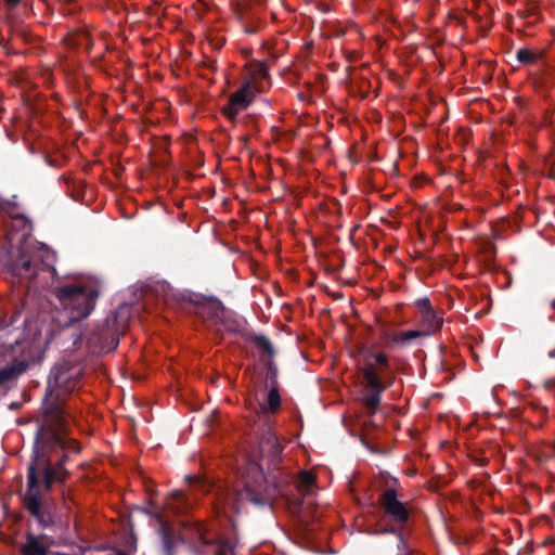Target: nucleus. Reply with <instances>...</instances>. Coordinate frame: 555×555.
Segmentation results:
<instances>
[{
    "mask_svg": "<svg viewBox=\"0 0 555 555\" xmlns=\"http://www.w3.org/2000/svg\"><path fill=\"white\" fill-rule=\"evenodd\" d=\"M258 448L260 462L247 461L244 488L238 492V499L257 507H269L271 512H274L278 499H283L292 514H300L304 502L293 493L292 476L280 465L283 447L276 435L271 429L264 430Z\"/></svg>",
    "mask_w": 555,
    "mask_h": 555,
    "instance_id": "nucleus-1",
    "label": "nucleus"
},
{
    "mask_svg": "<svg viewBox=\"0 0 555 555\" xmlns=\"http://www.w3.org/2000/svg\"><path fill=\"white\" fill-rule=\"evenodd\" d=\"M67 420L61 416L56 406L49 408L35 436V446L28 469L42 481L46 492L55 483H64L69 476L65 463L69 453H79L80 446L75 439L66 438Z\"/></svg>",
    "mask_w": 555,
    "mask_h": 555,
    "instance_id": "nucleus-2",
    "label": "nucleus"
},
{
    "mask_svg": "<svg viewBox=\"0 0 555 555\" xmlns=\"http://www.w3.org/2000/svg\"><path fill=\"white\" fill-rule=\"evenodd\" d=\"M10 248L5 266L8 270L21 279L35 280L48 272L56 278V254L46 245L30 240L31 223L23 215L13 216L7 224Z\"/></svg>",
    "mask_w": 555,
    "mask_h": 555,
    "instance_id": "nucleus-3",
    "label": "nucleus"
},
{
    "mask_svg": "<svg viewBox=\"0 0 555 555\" xmlns=\"http://www.w3.org/2000/svg\"><path fill=\"white\" fill-rule=\"evenodd\" d=\"M353 357L365 383L362 403L367 413L373 415L379 409L383 392L396 380L390 359L385 352L376 351L375 346L365 344L356 346Z\"/></svg>",
    "mask_w": 555,
    "mask_h": 555,
    "instance_id": "nucleus-4",
    "label": "nucleus"
},
{
    "mask_svg": "<svg viewBox=\"0 0 555 555\" xmlns=\"http://www.w3.org/2000/svg\"><path fill=\"white\" fill-rule=\"evenodd\" d=\"M99 281L59 282L52 289L60 308L66 312V324L79 322L88 318L95 308L100 296Z\"/></svg>",
    "mask_w": 555,
    "mask_h": 555,
    "instance_id": "nucleus-5",
    "label": "nucleus"
},
{
    "mask_svg": "<svg viewBox=\"0 0 555 555\" xmlns=\"http://www.w3.org/2000/svg\"><path fill=\"white\" fill-rule=\"evenodd\" d=\"M80 376L81 370L66 361L52 367L42 402L43 418H47L49 408L52 406H56L61 416H65V398L74 391Z\"/></svg>",
    "mask_w": 555,
    "mask_h": 555,
    "instance_id": "nucleus-6",
    "label": "nucleus"
},
{
    "mask_svg": "<svg viewBox=\"0 0 555 555\" xmlns=\"http://www.w3.org/2000/svg\"><path fill=\"white\" fill-rule=\"evenodd\" d=\"M129 320L127 307H119L106 319L95 324L87 336V347L93 354L114 351L119 345V338L125 333Z\"/></svg>",
    "mask_w": 555,
    "mask_h": 555,
    "instance_id": "nucleus-7",
    "label": "nucleus"
},
{
    "mask_svg": "<svg viewBox=\"0 0 555 555\" xmlns=\"http://www.w3.org/2000/svg\"><path fill=\"white\" fill-rule=\"evenodd\" d=\"M378 505L385 526L377 532L379 534L399 533L400 528H406L411 511L406 503L398 498L395 486H388L378 496Z\"/></svg>",
    "mask_w": 555,
    "mask_h": 555,
    "instance_id": "nucleus-8",
    "label": "nucleus"
},
{
    "mask_svg": "<svg viewBox=\"0 0 555 555\" xmlns=\"http://www.w3.org/2000/svg\"><path fill=\"white\" fill-rule=\"evenodd\" d=\"M40 480L34 469L27 473V489L23 495V506L30 516L42 528L51 527L54 524V506L47 499L44 489L40 488Z\"/></svg>",
    "mask_w": 555,
    "mask_h": 555,
    "instance_id": "nucleus-9",
    "label": "nucleus"
},
{
    "mask_svg": "<svg viewBox=\"0 0 555 555\" xmlns=\"http://www.w3.org/2000/svg\"><path fill=\"white\" fill-rule=\"evenodd\" d=\"M12 359L0 369V388H12L18 378L26 373L33 359L29 345L16 339L10 346Z\"/></svg>",
    "mask_w": 555,
    "mask_h": 555,
    "instance_id": "nucleus-10",
    "label": "nucleus"
},
{
    "mask_svg": "<svg viewBox=\"0 0 555 555\" xmlns=\"http://www.w3.org/2000/svg\"><path fill=\"white\" fill-rule=\"evenodd\" d=\"M190 302L194 305V313L197 317L214 325H219L225 307L218 298L194 295L190 298Z\"/></svg>",
    "mask_w": 555,
    "mask_h": 555,
    "instance_id": "nucleus-11",
    "label": "nucleus"
},
{
    "mask_svg": "<svg viewBox=\"0 0 555 555\" xmlns=\"http://www.w3.org/2000/svg\"><path fill=\"white\" fill-rule=\"evenodd\" d=\"M254 100V93L248 83L243 85L238 90L231 94L228 103L221 108V113L231 122L237 121V115L246 109Z\"/></svg>",
    "mask_w": 555,
    "mask_h": 555,
    "instance_id": "nucleus-12",
    "label": "nucleus"
},
{
    "mask_svg": "<svg viewBox=\"0 0 555 555\" xmlns=\"http://www.w3.org/2000/svg\"><path fill=\"white\" fill-rule=\"evenodd\" d=\"M415 307L421 314V325L424 328L423 333L426 336L436 334L440 331L443 324V319L436 313L428 297L418 298L415 301Z\"/></svg>",
    "mask_w": 555,
    "mask_h": 555,
    "instance_id": "nucleus-13",
    "label": "nucleus"
},
{
    "mask_svg": "<svg viewBox=\"0 0 555 555\" xmlns=\"http://www.w3.org/2000/svg\"><path fill=\"white\" fill-rule=\"evenodd\" d=\"M237 15L247 35H255L266 27V20L253 11V5L248 1L237 4Z\"/></svg>",
    "mask_w": 555,
    "mask_h": 555,
    "instance_id": "nucleus-14",
    "label": "nucleus"
},
{
    "mask_svg": "<svg viewBox=\"0 0 555 555\" xmlns=\"http://www.w3.org/2000/svg\"><path fill=\"white\" fill-rule=\"evenodd\" d=\"M52 540L47 534H35L27 532L25 542L21 545V555H48Z\"/></svg>",
    "mask_w": 555,
    "mask_h": 555,
    "instance_id": "nucleus-15",
    "label": "nucleus"
},
{
    "mask_svg": "<svg viewBox=\"0 0 555 555\" xmlns=\"http://www.w3.org/2000/svg\"><path fill=\"white\" fill-rule=\"evenodd\" d=\"M158 534L160 537L163 555H177L178 546L183 543L182 535L167 522L160 524Z\"/></svg>",
    "mask_w": 555,
    "mask_h": 555,
    "instance_id": "nucleus-16",
    "label": "nucleus"
},
{
    "mask_svg": "<svg viewBox=\"0 0 555 555\" xmlns=\"http://www.w3.org/2000/svg\"><path fill=\"white\" fill-rule=\"evenodd\" d=\"M422 336H426L423 333V331L411 330V331L401 332V333H397V334H392V335H390L388 333H384L382 335V339L389 344H393V345H398V346H405L412 339H415V338H418Z\"/></svg>",
    "mask_w": 555,
    "mask_h": 555,
    "instance_id": "nucleus-17",
    "label": "nucleus"
},
{
    "mask_svg": "<svg viewBox=\"0 0 555 555\" xmlns=\"http://www.w3.org/2000/svg\"><path fill=\"white\" fill-rule=\"evenodd\" d=\"M250 341L255 344V346L259 349L261 352L260 359L262 360V357L264 359H272L275 356V349L271 343V340L263 334H254L248 337Z\"/></svg>",
    "mask_w": 555,
    "mask_h": 555,
    "instance_id": "nucleus-18",
    "label": "nucleus"
},
{
    "mask_svg": "<svg viewBox=\"0 0 555 555\" xmlns=\"http://www.w3.org/2000/svg\"><path fill=\"white\" fill-rule=\"evenodd\" d=\"M199 540L205 545H215V554L214 555H235V548L233 544L228 540H209L204 533H199Z\"/></svg>",
    "mask_w": 555,
    "mask_h": 555,
    "instance_id": "nucleus-19",
    "label": "nucleus"
},
{
    "mask_svg": "<svg viewBox=\"0 0 555 555\" xmlns=\"http://www.w3.org/2000/svg\"><path fill=\"white\" fill-rule=\"evenodd\" d=\"M262 363L264 366L266 374V387H279L278 377H279V369L275 362L272 359H264L262 357Z\"/></svg>",
    "mask_w": 555,
    "mask_h": 555,
    "instance_id": "nucleus-20",
    "label": "nucleus"
},
{
    "mask_svg": "<svg viewBox=\"0 0 555 555\" xmlns=\"http://www.w3.org/2000/svg\"><path fill=\"white\" fill-rule=\"evenodd\" d=\"M219 325H222L227 331L232 333H240L242 323L235 318L232 311L224 309L222 318L219 320Z\"/></svg>",
    "mask_w": 555,
    "mask_h": 555,
    "instance_id": "nucleus-21",
    "label": "nucleus"
},
{
    "mask_svg": "<svg viewBox=\"0 0 555 555\" xmlns=\"http://www.w3.org/2000/svg\"><path fill=\"white\" fill-rule=\"evenodd\" d=\"M185 482L189 487L198 489L203 492H206L210 488V483L199 475H185Z\"/></svg>",
    "mask_w": 555,
    "mask_h": 555,
    "instance_id": "nucleus-22",
    "label": "nucleus"
},
{
    "mask_svg": "<svg viewBox=\"0 0 555 555\" xmlns=\"http://www.w3.org/2000/svg\"><path fill=\"white\" fill-rule=\"evenodd\" d=\"M268 410L271 413H276L281 408V396L279 392V387H272L270 388L268 392Z\"/></svg>",
    "mask_w": 555,
    "mask_h": 555,
    "instance_id": "nucleus-23",
    "label": "nucleus"
},
{
    "mask_svg": "<svg viewBox=\"0 0 555 555\" xmlns=\"http://www.w3.org/2000/svg\"><path fill=\"white\" fill-rule=\"evenodd\" d=\"M404 529L405 528H400L399 533H392L398 539L397 555H411L413 553V550L409 545L408 540L404 535Z\"/></svg>",
    "mask_w": 555,
    "mask_h": 555,
    "instance_id": "nucleus-24",
    "label": "nucleus"
},
{
    "mask_svg": "<svg viewBox=\"0 0 555 555\" xmlns=\"http://www.w3.org/2000/svg\"><path fill=\"white\" fill-rule=\"evenodd\" d=\"M21 312L14 309L11 313L3 312L0 314V328L7 330L14 325L20 319Z\"/></svg>",
    "mask_w": 555,
    "mask_h": 555,
    "instance_id": "nucleus-25",
    "label": "nucleus"
},
{
    "mask_svg": "<svg viewBox=\"0 0 555 555\" xmlns=\"http://www.w3.org/2000/svg\"><path fill=\"white\" fill-rule=\"evenodd\" d=\"M516 59L522 64H533L538 61L539 56L528 49H519L516 51Z\"/></svg>",
    "mask_w": 555,
    "mask_h": 555,
    "instance_id": "nucleus-26",
    "label": "nucleus"
},
{
    "mask_svg": "<svg viewBox=\"0 0 555 555\" xmlns=\"http://www.w3.org/2000/svg\"><path fill=\"white\" fill-rule=\"evenodd\" d=\"M313 483L314 477L310 473L304 472L300 477V485L295 486L294 488L301 492H309Z\"/></svg>",
    "mask_w": 555,
    "mask_h": 555,
    "instance_id": "nucleus-27",
    "label": "nucleus"
},
{
    "mask_svg": "<svg viewBox=\"0 0 555 555\" xmlns=\"http://www.w3.org/2000/svg\"><path fill=\"white\" fill-rule=\"evenodd\" d=\"M542 172L550 179H555V159L553 157L544 158Z\"/></svg>",
    "mask_w": 555,
    "mask_h": 555,
    "instance_id": "nucleus-28",
    "label": "nucleus"
},
{
    "mask_svg": "<svg viewBox=\"0 0 555 555\" xmlns=\"http://www.w3.org/2000/svg\"><path fill=\"white\" fill-rule=\"evenodd\" d=\"M44 160L46 163L50 166V167H53V168H60L63 166L65 159L63 157H60V156H49V155H46L44 156Z\"/></svg>",
    "mask_w": 555,
    "mask_h": 555,
    "instance_id": "nucleus-29",
    "label": "nucleus"
},
{
    "mask_svg": "<svg viewBox=\"0 0 555 555\" xmlns=\"http://www.w3.org/2000/svg\"><path fill=\"white\" fill-rule=\"evenodd\" d=\"M554 454H555V450L552 449L548 452H543V453L537 455V459L541 462H545V461L550 460L552 456H554Z\"/></svg>",
    "mask_w": 555,
    "mask_h": 555,
    "instance_id": "nucleus-30",
    "label": "nucleus"
},
{
    "mask_svg": "<svg viewBox=\"0 0 555 555\" xmlns=\"http://www.w3.org/2000/svg\"><path fill=\"white\" fill-rule=\"evenodd\" d=\"M483 251L492 256L495 251V245L492 242H487L483 247Z\"/></svg>",
    "mask_w": 555,
    "mask_h": 555,
    "instance_id": "nucleus-31",
    "label": "nucleus"
},
{
    "mask_svg": "<svg viewBox=\"0 0 555 555\" xmlns=\"http://www.w3.org/2000/svg\"><path fill=\"white\" fill-rule=\"evenodd\" d=\"M527 15H534L537 14L538 12V5H535L534 3H529L528 7H527Z\"/></svg>",
    "mask_w": 555,
    "mask_h": 555,
    "instance_id": "nucleus-32",
    "label": "nucleus"
},
{
    "mask_svg": "<svg viewBox=\"0 0 555 555\" xmlns=\"http://www.w3.org/2000/svg\"><path fill=\"white\" fill-rule=\"evenodd\" d=\"M22 0H4L5 4L10 8H15Z\"/></svg>",
    "mask_w": 555,
    "mask_h": 555,
    "instance_id": "nucleus-33",
    "label": "nucleus"
},
{
    "mask_svg": "<svg viewBox=\"0 0 555 555\" xmlns=\"http://www.w3.org/2000/svg\"><path fill=\"white\" fill-rule=\"evenodd\" d=\"M259 73H260L262 76H267V75H268V69H267V66H266V64H264V63H262V64H261Z\"/></svg>",
    "mask_w": 555,
    "mask_h": 555,
    "instance_id": "nucleus-34",
    "label": "nucleus"
},
{
    "mask_svg": "<svg viewBox=\"0 0 555 555\" xmlns=\"http://www.w3.org/2000/svg\"><path fill=\"white\" fill-rule=\"evenodd\" d=\"M546 387H554L555 386V377L546 382Z\"/></svg>",
    "mask_w": 555,
    "mask_h": 555,
    "instance_id": "nucleus-35",
    "label": "nucleus"
},
{
    "mask_svg": "<svg viewBox=\"0 0 555 555\" xmlns=\"http://www.w3.org/2000/svg\"><path fill=\"white\" fill-rule=\"evenodd\" d=\"M548 357H550V358H554V357H555V349H553V350H551V351L548 352Z\"/></svg>",
    "mask_w": 555,
    "mask_h": 555,
    "instance_id": "nucleus-36",
    "label": "nucleus"
},
{
    "mask_svg": "<svg viewBox=\"0 0 555 555\" xmlns=\"http://www.w3.org/2000/svg\"><path fill=\"white\" fill-rule=\"evenodd\" d=\"M175 495H176L177 498H180V496H182V492H181V491H176V492H175Z\"/></svg>",
    "mask_w": 555,
    "mask_h": 555,
    "instance_id": "nucleus-37",
    "label": "nucleus"
},
{
    "mask_svg": "<svg viewBox=\"0 0 555 555\" xmlns=\"http://www.w3.org/2000/svg\"><path fill=\"white\" fill-rule=\"evenodd\" d=\"M551 307H552L553 309H555V299H554V300H552V302H551Z\"/></svg>",
    "mask_w": 555,
    "mask_h": 555,
    "instance_id": "nucleus-38",
    "label": "nucleus"
},
{
    "mask_svg": "<svg viewBox=\"0 0 555 555\" xmlns=\"http://www.w3.org/2000/svg\"><path fill=\"white\" fill-rule=\"evenodd\" d=\"M392 482H393L395 485H397V483H398V480H397V479H392Z\"/></svg>",
    "mask_w": 555,
    "mask_h": 555,
    "instance_id": "nucleus-39",
    "label": "nucleus"
}]
</instances>
